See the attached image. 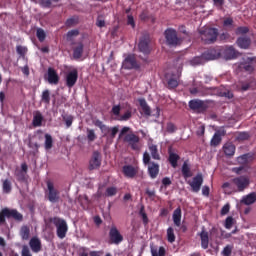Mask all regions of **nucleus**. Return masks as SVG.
I'll use <instances>...</instances> for the list:
<instances>
[{
  "label": "nucleus",
  "instance_id": "f257e3e1",
  "mask_svg": "<svg viewBox=\"0 0 256 256\" xmlns=\"http://www.w3.org/2000/svg\"><path fill=\"white\" fill-rule=\"evenodd\" d=\"M118 139H123L124 143H128L132 151H141V138H139L137 134L131 132V128L129 126H124L120 130Z\"/></svg>",
  "mask_w": 256,
  "mask_h": 256
},
{
  "label": "nucleus",
  "instance_id": "f03ea898",
  "mask_svg": "<svg viewBox=\"0 0 256 256\" xmlns=\"http://www.w3.org/2000/svg\"><path fill=\"white\" fill-rule=\"evenodd\" d=\"M6 219H14V221L21 223L23 221V214L17 209L3 208L0 211V225H7Z\"/></svg>",
  "mask_w": 256,
  "mask_h": 256
},
{
  "label": "nucleus",
  "instance_id": "7ed1b4c3",
  "mask_svg": "<svg viewBox=\"0 0 256 256\" xmlns=\"http://www.w3.org/2000/svg\"><path fill=\"white\" fill-rule=\"evenodd\" d=\"M49 223L56 226V234L59 239H65L67 237V232L69 231V226H67V221L59 217H50L48 219Z\"/></svg>",
  "mask_w": 256,
  "mask_h": 256
},
{
  "label": "nucleus",
  "instance_id": "20e7f679",
  "mask_svg": "<svg viewBox=\"0 0 256 256\" xmlns=\"http://www.w3.org/2000/svg\"><path fill=\"white\" fill-rule=\"evenodd\" d=\"M200 37L204 45H213L219 37V30L217 28H202L200 30Z\"/></svg>",
  "mask_w": 256,
  "mask_h": 256
},
{
  "label": "nucleus",
  "instance_id": "39448f33",
  "mask_svg": "<svg viewBox=\"0 0 256 256\" xmlns=\"http://www.w3.org/2000/svg\"><path fill=\"white\" fill-rule=\"evenodd\" d=\"M47 190L45 191V197L50 203H59L61 201V192L55 188V184L48 180L46 182Z\"/></svg>",
  "mask_w": 256,
  "mask_h": 256
},
{
  "label": "nucleus",
  "instance_id": "423d86ee",
  "mask_svg": "<svg viewBox=\"0 0 256 256\" xmlns=\"http://www.w3.org/2000/svg\"><path fill=\"white\" fill-rule=\"evenodd\" d=\"M164 37L168 47H177V45H181V38L177 36V30L173 28H167L164 32Z\"/></svg>",
  "mask_w": 256,
  "mask_h": 256
},
{
  "label": "nucleus",
  "instance_id": "0eeeda50",
  "mask_svg": "<svg viewBox=\"0 0 256 256\" xmlns=\"http://www.w3.org/2000/svg\"><path fill=\"white\" fill-rule=\"evenodd\" d=\"M204 95H217L218 97H226L227 99H233V93H231V91H223V89L219 87L204 88Z\"/></svg>",
  "mask_w": 256,
  "mask_h": 256
},
{
  "label": "nucleus",
  "instance_id": "6e6552de",
  "mask_svg": "<svg viewBox=\"0 0 256 256\" xmlns=\"http://www.w3.org/2000/svg\"><path fill=\"white\" fill-rule=\"evenodd\" d=\"M109 243L110 245H120V243H123V235L115 225H112L109 230Z\"/></svg>",
  "mask_w": 256,
  "mask_h": 256
},
{
  "label": "nucleus",
  "instance_id": "1a4fd4ad",
  "mask_svg": "<svg viewBox=\"0 0 256 256\" xmlns=\"http://www.w3.org/2000/svg\"><path fill=\"white\" fill-rule=\"evenodd\" d=\"M232 183L237 187L235 192L243 193L247 187H249V178L247 176H239L231 180Z\"/></svg>",
  "mask_w": 256,
  "mask_h": 256
},
{
  "label": "nucleus",
  "instance_id": "9d476101",
  "mask_svg": "<svg viewBox=\"0 0 256 256\" xmlns=\"http://www.w3.org/2000/svg\"><path fill=\"white\" fill-rule=\"evenodd\" d=\"M151 37L149 35H144L140 38L138 49L140 53L144 55H149L151 53Z\"/></svg>",
  "mask_w": 256,
  "mask_h": 256
},
{
  "label": "nucleus",
  "instance_id": "9b49d317",
  "mask_svg": "<svg viewBox=\"0 0 256 256\" xmlns=\"http://www.w3.org/2000/svg\"><path fill=\"white\" fill-rule=\"evenodd\" d=\"M101 161H102L101 152L94 151L89 160V165H88L89 171H95L97 169H100Z\"/></svg>",
  "mask_w": 256,
  "mask_h": 256
},
{
  "label": "nucleus",
  "instance_id": "f8f14e48",
  "mask_svg": "<svg viewBox=\"0 0 256 256\" xmlns=\"http://www.w3.org/2000/svg\"><path fill=\"white\" fill-rule=\"evenodd\" d=\"M188 106L191 111H195L196 113H203L207 111V104L203 100L193 99L188 102Z\"/></svg>",
  "mask_w": 256,
  "mask_h": 256
},
{
  "label": "nucleus",
  "instance_id": "ddd939ff",
  "mask_svg": "<svg viewBox=\"0 0 256 256\" xmlns=\"http://www.w3.org/2000/svg\"><path fill=\"white\" fill-rule=\"evenodd\" d=\"M225 135H227L226 129L222 128L217 130L210 141L211 147H218V145H221V141H223L222 137H225Z\"/></svg>",
  "mask_w": 256,
  "mask_h": 256
},
{
  "label": "nucleus",
  "instance_id": "4468645a",
  "mask_svg": "<svg viewBox=\"0 0 256 256\" xmlns=\"http://www.w3.org/2000/svg\"><path fill=\"white\" fill-rule=\"evenodd\" d=\"M253 61H255V58L248 57L246 60L240 63L239 69L249 74L253 73V71H255Z\"/></svg>",
  "mask_w": 256,
  "mask_h": 256
},
{
  "label": "nucleus",
  "instance_id": "2eb2a0df",
  "mask_svg": "<svg viewBox=\"0 0 256 256\" xmlns=\"http://www.w3.org/2000/svg\"><path fill=\"white\" fill-rule=\"evenodd\" d=\"M77 79H79V72L77 71V69L70 71L66 75V86L69 87V89H71L72 87H75V84L77 83Z\"/></svg>",
  "mask_w": 256,
  "mask_h": 256
},
{
  "label": "nucleus",
  "instance_id": "dca6fc26",
  "mask_svg": "<svg viewBox=\"0 0 256 256\" xmlns=\"http://www.w3.org/2000/svg\"><path fill=\"white\" fill-rule=\"evenodd\" d=\"M189 185L193 191V193H199L201 191V185H203V175L197 174L192 182H189Z\"/></svg>",
  "mask_w": 256,
  "mask_h": 256
},
{
  "label": "nucleus",
  "instance_id": "f3484780",
  "mask_svg": "<svg viewBox=\"0 0 256 256\" xmlns=\"http://www.w3.org/2000/svg\"><path fill=\"white\" fill-rule=\"evenodd\" d=\"M202 56L204 57L205 63H207V61H215V59H219V57H221V53L215 48H211L203 52Z\"/></svg>",
  "mask_w": 256,
  "mask_h": 256
},
{
  "label": "nucleus",
  "instance_id": "a211bd4d",
  "mask_svg": "<svg viewBox=\"0 0 256 256\" xmlns=\"http://www.w3.org/2000/svg\"><path fill=\"white\" fill-rule=\"evenodd\" d=\"M139 67V63H137L134 55H128L123 61L124 69H139Z\"/></svg>",
  "mask_w": 256,
  "mask_h": 256
},
{
  "label": "nucleus",
  "instance_id": "6ab92c4d",
  "mask_svg": "<svg viewBox=\"0 0 256 256\" xmlns=\"http://www.w3.org/2000/svg\"><path fill=\"white\" fill-rule=\"evenodd\" d=\"M165 77L168 89H177L179 87V76L177 74H166Z\"/></svg>",
  "mask_w": 256,
  "mask_h": 256
},
{
  "label": "nucleus",
  "instance_id": "aec40b11",
  "mask_svg": "<svg viewBox=\"0 0 256 256\" xmlns=\"http://www.w3.org/2000/svg\"><path fill=\"white\" fill-rule=\"evenodd\" d=\"M122 173L128 179H133L137 175V173H139V168L134 167L133 165H125L122 168Z\"/></svg>",
  "mask_w": 256,
  "mask_h": 256
},
{
  "label": "nucleus",
  "instance_id": "412c9836",
  "mask_svg": "<svg viewBox=\"0 0 256 256\" xmlns=\"http://www.w3.org/2000/svg\"><path fill=\"white\" fill-rule=\"evenodd\" d=\"M168 161L171 165V167H173L174 169H177V165L179 163V159H181V156H179V154L173 152V148L169 147L168 148Z\"/></svg>",
  "mask_w": 256,
  "mask_h": 256
},
{
  "label": "nucleus",
  "instance_id": "4be33fe9",
  "mask_svg": "<svg viewBox=\"0 0 256 256\" xmlns=\"http://www.w3.org/2000/svg\"><path fill=\"white\" fill-rule=\"evenodd\" d=\"M236 45L240 49H249L251 47V38L249 36H241L236 40Z\"/></svg>",
  "mask_w": 256,
  "mask_h": 256
},
{
  "label": "nucleus",
  "instance_id": "5701e85b",
  "mask_svg": "<svg viewBox=\"0 0 256 256\" xmlns=\"http://www.w3.org/2000/svg\"><path fill=\"white\" fill-rule=\"evenodd\" d=\"M84 49H85V45L83 44V42L74 43L73 58L74 59H81V57H83Z\"/></svg>",
  "mask_w": 256,
  "mask_h": 256
},
{
  "label": "nucleus",
  "instance_id": "b1692460",
  "mask_svg": "<svg viewBox=\"0 0 256 256\" xmlns=\"http://www.w3.org/2000/svg\"><path fill=\"white\" fill-rule=\"evenodd\" d=\"M148 175L151 179H157V175H159V164L150 162L148 165Z\"/></svg>",
  "mask_w": 256,
  "mask_h": 256
},
{
  "label": "nucleus",
  "instance_id": "393cba45",
  "mask_svg": "<svg viewBox=\"0 0 256 256\" xmlns=\"http://www.w3.org/2000/svg\"><path fill=\"white\" fill-rule=\"evenodd\" d=\"M48 83L51 85H57L59 83V75L53 68H48Z\"/></svg>",
  "mask_w": 256,
  "mask_h": 256
},
{
  "label": "nucleus",
  "instance_id": "a878e982",
  "mask_svg": "<svg viewBox=\"0 0 256 256\" xmlns=\"http://www.w3.org/2000/svg\"><path fill=\"white\" fill-rule=\"evenodd\" d=\"M181 217H182L181 207H178L174 210L172 214L173 223L176 227H181Z\"/></svg>",
  "mask_w": 256,
  "mask_h": 256
},
{
  "label": "nucleus",
  "instance_id": "bb28decb",
  "mask_svg": "<svg viewBox=\"0 0 256 256\" xmlns=\"http://www.w3.org/2000/svg\"><path fill=\"white\" fill-rule=\"evenodd\" d=\"M235 146L233 143L228 142L223 145V151L226 157H233L235 155Z\"/></svg>",
  "mask_w": 256,
  "mask_h": 256
},
{
  "label": "nucleus",
  "instance_id": "cd10ccee",
  "mask_svg": "<svg viewBox=\"0 0 256 256\" xmlns=\"http://www.w3.org/2000/svg\"><path fill=\"white\" fill-rule=\"evenodd\" d=\"M238 55L239 52L233 46H229L224 50V57H226V59H236Z\"/></svg>",
  "mask_w": 256,
  "mask_h": 256
},
{
  "label": "nucleus",
  "instance_id": "c85d7f7f",
  "mask_svg": "<svg viewBox=\"0 0 256 256\" xmlns=\"http://www.w3.org/2000/svg\"><path fill=\"white\" fill-rule=\"evenodd\" d=\"M148 149L150 151L152 159H154L155 161H161V155L159 154V150L157 148V145L149 144Z\"/></svg>",
  "mask_w": 256,
  "mask_h": 256
},
{
  "label": "nucleus",
  "instance_id": "c756f323",
  "mask_svg": "<svg viewBox=\"0 0 256 256\" xmlns=\"http://www.w3.org/2000/svg\"><path fill=\"white\" fill-rule=\"evenodd\" d=\"M29 245L33 253H39V251H41V240H39V238H32Z\"/></svg>",
  "mask_w": 256,
  "mask_h": 256
},
{
  "label": "nucleus",
  "instance_id": "7c9ffc66",
  "mask_svg": "<svg viewBox=\"0 0 256 256\" xmlns=\"http://www.w3.org/2000/svg\"><path fill=\"white\" fill-rule=\"evenodd\" d=\"M200 239L202 249H209V232L203 230L200 233Z\"/></svg>",
  "mask_w": 256,
  "mask_h": 256
},
{
  "label": "nucleus",
  "instance_id": "2f4dec72",
  "mask_svg": "<svg viewBox=\"0 0 256 256\" xmlns=\"http://www.w3.org/2000/svg\"><path fill=\"white\" fill-rule=\"evenodd\" d=\"M256 202V192H251L250 194L244 196L241 203L244 205H253Z\"/></svg>",
  "mask_w": 256,
  "mask_h": 256
},
{
  "label": "nucleus",
  "instance_id": "473e14b6",
  "mask_svg": "<svg viewBox=\"0 0 256 256\" xmlns=\"http://www.w3.org/2000/svg\"><path fill=\"white\" fill-rule=\"evenodd\" d=\"M150 251L152 256H165L167 253V251L165 250V247L163 246L157 249V246L150 245Z\"/></svg>",
  "mask_w": 256,
  "mask_h": 256
},
{
  "label": "nucleus",
  "instance_id": "72a5a7b5",
  "mask_svg": "<svg viewBox=\"0 0 256 256\" xmlns=\"http://www.w3.org/2000/svg\"><path fill=\"white\" fill-rule=\"evenodd\" d=\"M138 103H139L144 115H147V116L151 115V108L147 104V100H145V98H140L138 100Z\"/></svg>",
  "mask_w": 256,
  "mask_h": 256
},
{
  "label": "nucleus",
  "instance_id": "f704fd0d",
  "mask_svg": "<svg viewBox=\"0 0 256 256\" xmlns=\"http://www.w3.org/2000/svg\"><path fill=\"white\" fill-rule=\"evenodd\" d=\"M182 175L184 179H189V177H193V172H191V167L187 162H184L182 165Z\"/></svg>",
  "mask_w": 256,
  "mask_h": 256
},
{
  "label": "nucleus",
  "instance_id": "c9c22d12",
  "mask_svg": "<svg viewBox=\"0 0 256 256\" xmlns=\"http://www.w3.org/2000/svg\"><path fill=\"white\" fill-rule=\"evenodd\" d=\"M2 191L3 193H6V194H9L11 193V191H13L11 180L9 179L2 180Z\"/></svg>",
  "mask_w": 256,
  "mask_h": 256
},
{
  "label": "nucleus",
  "instance_id": "e433bc0d",
  "mask_svg": "<svg viewBox=\"0 0 256 256\" xmlns=\"http://www.w3.org/2000/svg\"><path fill=\"white\" fill-rule=\"evenodd\" d=\"M33 127H41L43 125V114L41 112H37L33 117L32 121Z\"/></svg>",
  "mask_w": 256,
  "mask_h": 256
},
{
  "label": "nucleus",
  "instance_id": "4c0bfd02",
  "mask_svg": "<svg viewBox=\"0 0 256 256\" xmlns=\"http://www.w3.org/2000/svg\"><path fill=\"white\" fill-rule=\"evenodd\" d=\"M41 103L49 105L51 103V92L49 90H44L41 95Z\"/></svg>",
  "mask_w": 256,
  "mask_h": 256
},
{
  "label": "nucleus",
  "instance_id": "58836bf2",
  "mask_svg": "<svg viewBox=\"0 0 256 256\" xmlns=\"http://www.w3.org/2000/svg\"><path fill=\"white\" fill-rule=\"evenodd\" d=\"M45 142H44V147L46 151H49V149H53V136L51 134H45Z\"/></svg>",
  "mask_w": 256,
  "mask_h": 256
},
{
  "label": "nucleus",
  "instance_id": "ea45409f",
  "mask_svg": "<svg viewBox=\"0 0 256 256\" xmlns=\"http://www.w3.org/2000/svg\"><path fill=\"white\" fill-rule=\"evenodd\" d=\"M30 233H31V230L29 229V227H27V226L21 227L20 235L24 241H27L29 239Z\"/></svg>",
  "mask_w": 256,
  "mask_h": 256
},
{
  "label": "nucleus",
  "instance_id": "a19ab883",
  "mask_svg": "<svg viewBox=\"0 0 256 256\" xmlns=\"http://www.w3.org/2000/svg\"><path fill=\"white\" fill-rule=\"evenodd\" d=\"M205 58L203 57V54L201 56H196L192 60H190L191 65H204Z\"/></svg>",
  "mask_w": 256,
  "mask_h": 256
},
{
  "label": "nucleus",
  "instance_id": "79ce46f5",
  "mask_svg": "<svg viewBox=\"0 0 256 256\" xmlns=\"http://www.w3.org/2000/svg\"><path fill=\"white\" fill-rule=\"evenodd\" d=\"M86 133H87L88 143H93V141L97 139V134H95V130L87 128Z\"/></svg>",
  "mask_w": 256,
  "mask_h": 256
},
{
  "label": "nucleus",
  "instance_id": "37998d69",
  "mask_svg": "<svg viewBox=\"0 0 256 256\" xmlns=\"http://www.w3.org/2000/svg\"><path fill=\"white\" fill-rule=\"evenodd\" d=\"M117 133H119V126L111 127L108 135V141H113V139L117 137Z\"/></svg>",
  "mask_w": 256,
  "mask_h": 256
},
{
  "label": "nucleus",
  "instance_id": "c03bdc74",
  "mask_svg": "<svg viewBox=\"0 0 256 256\" xmlns=\"http://www.w3.org/2000/svg\"><path fill=\"white\" fill-rule=\"evenodd\" d=\"M167 241L169 243H175V230L173 227L167 229Z\"/></svg>",
  "mask_w": 256,
  "mask_h": 256
},
{
  "label": "nucleus",
  "instance_id": "a18cd8bd",
  "mask_svg": "<svg viewBox=\"0 0 256 256\" xmlns=\"http://www.w3.org/2000/svg\"><path fill=\"white\" fill-rule=\"evenodd\" d=\"M36 37L40 43H43L47 37V34H45V30H43V28H38L36 31Z\"/></svg>",
  "mask_w": 256,
  "mask_h": 256
},
{
  "label": "nucleus",
  "instance_id": "49530a36",
  "mask_svg": "<svg viewBox=\"0 0 256 256\" xmlns=\"http://www.w3.org/2000/svg\"><path fill=\"white\" fill-rule=\"evenodd\" d=\"M117 195V187H108L105 192V197H115Z\"/></svg>",
  "mask_w": 256,
  "mask_h": 256
},
{
  "label": "nucleus",
  "instance_id": "de8ad7c7",
  "mask_svg": "<svg viewBox=\"0 0 256 256\" xmlns=\"http://www.w3.org/2000/svg\"><path fill=\"white\" fill-rule=\"evenodd\" d=\"M236 35H247L249 33V27L247 26H240L235 31Z\"/></svg>",
  "mask_w": 256,
  "mask_h": 256
},
{
  "label": "nucleus",
  "instance_id": "09e8293b",
  "mask_svg": "<svg viewBox=\"0 0 256 256\" xmlns=\"http://www.w3.org/2000/svg\"><path fill=\"white\" fill-rule=\"evenodd\" d=\"M133 117V112L127 110L123 115L120 116L119 121H129Z\"/></svg>",
  "mask_w": 256,
  "mask_h": 256
},
{
  "label": "nucleus",
  "instance_id": "8fccbe9b",
  "mask_svg": "<svg viewBox=\"0 0 256 256\" xmlns=\"http://www.w3.org/2000/svg\"><path fill=\"white\" fill-rule=\"evenodd\" d=\"M139 215H141L144 225H147L149 223V218L147 217V213H145V207H141Z\"/></svg>",
  "mask_w": 256,
  "mask_h": 256
},
{
  "label": "nucleus",
  "instance_id": "3c124183",
  "mask_svg": "<svg viewBox=\"0 0 256 256\" xmlns=\"http://www.w3.org/2000/svg\"><path fill=\"white\" fill-rule=\"evenodd\" d=\"M16 52L18 55H20V57H25V55H27V47L18 45L16 47Z\"/></svg>",
  "mask_w": 256,
  "mask_h": 256
},
{
  "label": "nucleus",
  "instance_id": "603ef678",
  "mask_svg": "<svg viewBox=\"0 0 256 256\" xmlns=\"http://www.w3.org/2000/svg\"><path fill=\"white\" fill-rule=\"evenodd\" d=\"M57 2H59V0H42L41 5L42 7L49 9V7L53 5V3H57Z\"/></svg>",
  "mask_w": 256,
  "mask_h": 256
},
{
  "label": "nucleus",
  "instance_id": "864d4df0",
  "mask_svg": "<svg viewBox=\"0 0 256 256\" xmlns=\"http://www.w3.org/2000/svg\"><path fill=\"white\" fill-rule=\"evenodd\" d=\"M166 131L167 133H175V131H177V126H175V124L172 122H169L167 123Z\"/></svg>",
  "mask_w": 256,
  "mask_h": 256
},
{
  "label": "nucleus",
  "instance_id": "5fc2aeb1",
  "mask_svg": "<svg viewBox=\"0 0 256 256\" xmlns=\"http://www.w3.org/2000/svg\"><path fill=\"white\" fill-rule=\"evenodd\" d=\"M111 113L115 115V117H119L121 115V105H114L112 107Z\"/></svg>",
  "mask_w": 256,
  "mask_h": 256
},
{
  "label": "nucleus",
  "instance_id": "6e6d98bb",
  "mask_svg": "<svg viewBox=\"0 0 256 256\" xmlns=\"http://www.w3.org/2000/svg\"><path fill=\"white\" fill-rule=\"evenodd\" d=\"M63 121H65V124H66L67 128H69L73 125V117L71 115L63 116Z\"/></svg>",
  "mask_w": 256,
  "mask_h": 256
},
{
  "label": "nucleus",
  "instance_id": "4d7b16f0",
  "mask_svg": "<svg viewBox=\"0 0 256 256\" xmlns=\"http://www.w3.org/2000/svg\"><path fill=\"white\" fill-rule=\"evenodd\" d=\"M101 133L103 134V137L109 138V133L111 131V127L104 125L103 128L100 129Z\"/></svg>",
  "mask_w": 256,
  "mask_h": 256
},
{
  "label": "nucleus",
  "instance_id": "13d9d810",
  "mask_svg": "<svg viewBox=\"0 0 256 256\" xmlns=\"http://www.w3.org/2000/svg\"><path fill=\"white\" fill-rule=\"evenodd\" d=\"M249 139V133L247 132H240L237 136L238 141H247Z\"/></svg>",
  "mask_w": 256,
  "mask_h": 256
},
{
  "label": "nucleus",
  "instance_id": "bf43d9fd",
  "mask_svg": "<svg viewBox=\"0 0 256 256\" xmlns=\"http://www.w3.org/2000/svg\"><path fill=\"white\" fill-rule=\"evenodd\" d=\"M234 219L231 216H228L225 220V228L231 229L233 227Z\"/></svg>",
  "mask_w": 256,
  "mask_h": 256
},
{
  "label": "nucleus",
  "instance_id": "052dcab7",
  "mask_svg": "<svg viewBox=\"0 0 256 256\" xmlns=\"http://www.w3.org/2000/svg\"><path fill=\"white\" fill-rule=\"evenodd\" d=\"M231 253H233V247L227 245L226 247H224L223 251H222V255L223 256H231Z\"/></svg>",
  "mask_w": 256,
  "mask_h": 256
},
{
  "label": "nucleus",
  "instance_id": "680f3d73",
  "mask_svg": "<svg viewBox=\"0 0 256 256\" xmlns=\"http://www.w3.org/2000/svg\"><path fill=\"white\" fill-rule=\"evenodd\" d=\"M143 163L144 165H151V156L149 155V152H144Z\"/></svg>",
  "mask_w": 256,
  "mask_h": 256
},
{
  "label": "nucleus",
  "instance_id": "e2e57ef3",
  "mask_svg": "<svg viewBox=\"0 0 256 256\" xmlns=\"http://www.w3.org/2000/svg\"><path fill=\"white\" fill-rule=\"evenodd\" d=\"M213 3L215 7L221 11L223 9V5H225V0H213Z\"/></svg>",
  "mask_w": 256,
  "mask_h": 256
},
{
  "label": "nucleus",
  "instance_id": "0e129e2a",
  "mask_svg": "<svg viewBox=\"0 0 256 256\" xmlns=\"http://www.w3.org/2000/svg\"><path fill=\"white\" fill-rule=\"evenodd\" d=\"M79 35V30L74 29L67 32V39H71L72 37H77Z\"/></svg>",
  "mask_w": 256,
  "mask_h": 256
},
{
  "label": "nucleus",
  "instance_id": "69168bd1",
  "mask_svg": "<svg viewBox=\"0 0 256 256\" xmlns=\"http://www.w3.org/2000/svg\"><path fill=\"white\" fill-rule=\"evenodd\" d=\"M222 189H224L227 193H232V191H233V187L231 186V183H229V182H225L222 185Z\"/></svg>",
  "mask_w": 256,
  "mask_h": 256
},
{
  "label": "nucleus",
  "instance_id": "338daca9",
  "mask_svg": "<svg viewBox=\"0 0 256 256\" xmlns=\"http://www.w3.org/2000/svg\"><path fill=\"white\" fill-rule=\"evenodd\" d=\"M224 27H231L233 26V18L228 17L223 21Z\"/></svg>",
  "mask_w": 256,
  "mask_h": 256
},
{
  "label": "nucleus",
  "instance_id": "774afa93",
  "mask_svg": "<svg viewBox=\"0 0 256 256\" xmlns=\"http://www.w3.org/2000/svg\"><path fill=\"white\" fill-rule=\"evenodd\" d=\"M21 256H33V255H31V251H29V247L23 246Z\"/></svg>",
  "mask_w": 256,
  "mask_h": 256
}]
</instances>
